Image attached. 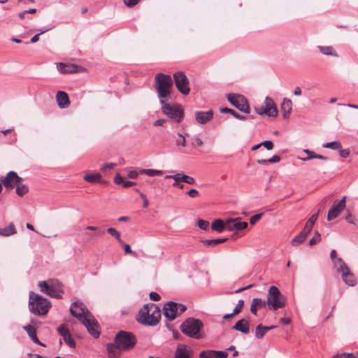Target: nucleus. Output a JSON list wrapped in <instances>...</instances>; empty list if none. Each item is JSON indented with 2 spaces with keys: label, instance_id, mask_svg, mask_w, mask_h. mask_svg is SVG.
Listing matches in <instances>:
<instances>
[{
  "label": "nucleus",
  "instance_id": "nucleus-1",
  "mask_svg": "<svg viewBox=\"0 0 358 358\" xmlns=\"http://www.w3.org/2000/svg\"><path fill=\"white\" fill-rule=\"evenodd\" d=\"M70 312L82 322L94 338L99 336V326L83 303L79 301L73 302L71 306Z\"/></svg>",
  "mask_w": 358,
  "mask_h": 358
},
{
  "label": "nucleus",
  "instance_id": "nucleus-2",
  "mask_svg": "<svg viewBox=\"0 0 358 358\" xmlns=\"http://www.w3.org/2000/svg\"><path fill=\"white\" fill-rule=\"evenodd\" d=\"M161 319V310L158 306L149 303L144 305L138 311L136 320L144 325L156 326Z\"/></svg>",
  "mask_w": 358,
  "mask_h": 358
},
{
  "label": "nucleus",
  "instance_id": "nucleus-3",
  "mask_svg": "<svg viewBox=\"0 0 358 358\" xmlns=\"http://www.w3.org/2000/svg\"><path fill=\"white\" fill-rule=\"evenodd\" d=\"M173 85V81L170 75L159 73L155 76L154 87L157 92L159 101L171 99Z\"/></svg>",
  "mask_w": 358,
  "mask_h": 358
},
{
  "label": "nucleus",
  "instance_id": "nucleus-4",
  "mask_svg": "<svg viewBox=\"0 0 358 358\" xmlns=\"http://www.w3.org/2000/svg\"><path fill=\"white\" fill-rule=\"evenodd\" d=\"M51 307V302L34 292H29V308L30 312L37 316H45Z\"/></svg>",
  "mask_w": 358,
  "mask_h": 358
},
{
  "label": "nucleus",
  "instance_id": "nucleus-5",
  "mask_svg": "<svg viewBox=\"0 0 358 358\" xmlns=\"http://www.w3.org/2000/svg\"><path fill=\"white\" fill-rule=\"evenodd\" d=\"M266 303L268 310L276 311L285 307L287 299L276 286L272 285L268 290Z\"/></svg>",
  "mask_w": 358,
  "mask_h": 358
},
{
  "label": "nucleus",
  "instance_id": "nucleus-6",
  "mask_svg": "<svg viewBox=\"0 0 358 358\" xmlns=\"http://www.w3.org/2000/svg\"><path fill=\"white\" fill-rule=\"evenodd\" d=\"M203 324L201 320L192 317L187 318L180 325L181 331L187 336L196 339L202 338L200 330Z\"/></svg>",
  "mask_w": 358,
  "mask_h": 358
},
{
  "label": "nucleus",
  "instance_id": "nucleus-7",
  "mask_svg": "<svg viewBox=\"0 0 358 358\" xmlns=\"http://www.w3.org/2000/svg\"><path fill=\"white\" fill-rule=\"evenodd\" d=\"M115 347L123 351L132 349L137 343L136 336L129 331H120L114 338Z\"/></svg>",
  "mask_w": 358,
  "mask_h": 358
},
{
  "label": "nucleus",
  "instance_id": "nucleus-8",
  "mask_svg": "<svg viewBox=\"0 0 358 358\" xmlns=\"http://www.w3.org/2000/svg\"><path fill=\"white\" fill-rule=\"evenodd\" d=\"M38 286L41 292L56 299H62L64 294V285L58 280H51L48 282L39 281Z\"/></svg>",
  "mask_w": 358,
  "mask_h": 358
},
{
  "label": "nucleus",
  "instance_id": "nucleus-9",
  "mask_svg": "<svg viewBox=\"0 0 358 358\" xmlns=\"http://www.w3.org/2000/svg\"><path fill=\"white\" fill-rule=\"evenodd\" d=\"M167 100H162V110L163 113L169 117L175 120L177 122H180L184 117L183 108L180 105H171L166 103Z\"/></svg>",
  "mask_w": 358,
  "mask_h": 358
},
{
  "label": "nucleus",
  "instance_id": "nucleus-10",
  "mask_svg": "<svg viewBox=\"0 0 358 358\" xmlns=\"http://www.w3.org/2000/svg\"><path fill=\"white\" fill-rule=\"evenodd\" d=\"M187 310V307L179 303L168 301L163 307L164 317L169 321L173 320L178 315H180Z\"/></svg>",
  "mask_w": 358,
  "mask_h": 358
},
{
  "label": "nucleus",
  "instance_id": "nucleus-11",
  "mask_svg": "<svg viewBox=\"0 0 358 358\" xmlns=\"http://www.w3.org/2000/svg\"><path fill=\"white\" fill-rule=\"evenodd\" d=\"M335 268L338 273H341L342 279L346 285L349 286L355 285L356 280L354 274L341 258L336 260Z\"/></svg>",
  "mask_w": 358,
  "mask_h": 358
},
{
  "label": "nucleus",
  "instance_id": "nucleus-12",
  "mask_svg": "<svg viewBox=\"0 0 358 358\" xmlns=\"http://www.w3.org/2000/svg\"><path fill=\"white\" fill-rule=\"evenodd\" d=\"M177 90L183 95L187 96L190 92L189 82L183 71H177L173 75Z\"/></svg>",
  "mask_w": 358,
  "mask_h": 358
},
{
  "label": "nucleus",
  "instance_id": "nucleus-13",
  "mask_svg": "<svg viewBox=\"0 0 358 358\" xmlns=\"http://www.w3.org/2000/svg\"><path fill=\"white\" fill-rule=\"evenodd\" d=\"M229 102L237 109L245 113H250V106L245 97L238 94H229L227 95Z\"/></svg>",
  "mask_w": 358,
  "mask_h": 358
},
{
  "label": "nucleus",
  "instance_id": "nucleus-14",
  "mask_svg": "<svg viewBox=\"0 0 358 358\" xmlns=\"http://www.w3.org/2000/svg\"><path fill=\"white\" fill-rule=\"evenodd\" d=\"M2 185L8 189H11L17 184L23 181V178L18 176L16 172L10 171L6 177L1 179Z\"/></svg>",
  "mask_w": 358,
  "mask_h": 358
},
{
  "label": "nucleus",
  "instance_id": "nucleus-15",
  "mask_svg": "<svg viewBox=\"0 0 358 358\" xmlns=\"http://www.w3.org/2000/svg\"><path fill=\"white\" fill-rule=\"evenodd\" d=\"M345 199L346 196H343L340 201H335L334 202V204L329 209L327 215V220L329 221L336 218L339 214L345 209Z\"/></svg>",
  "mask_w": 358,
  "mask_h": 358
},
{
  "label": "nucleus",
  "instance_id": "nucleus-16",
  "mask_svg": "<svg viewBox=\"0 0 358 358\" xmlns=\"http://www.w3.org/2000/svg\"><path fill=\"white\" fill-rule=\"evenodd\" d=\"M246 222H242L241 217L227 220V229L229 231H240L248 227Z\"/></svg>",
  "mask_w": 358,
  "mask_h": 358
},
{
  "label": "nucleus",
  "instance_id": "nucleus-17",
  "mask_svg": "<svg viewBox=\"0 0 358 358\" xmlns=\"http://www.w3.org/2000/svg\"><path fill=\"white\" fill-rule=\"evenodd\" d=\"M264 108L266 109V111H264L265 115L268 117H275L278 115V111L275 104L273 100L269 97L266 96L264 100Z\"/></svg>",
  "mask_w": 358,
  "mask_h": 358
},
{
  "label": "nucleus",
  "instance_id": "nucleus-18",
  "mask_svg": "<svg viewBox=\"0 0 358 358\" xmlns=\"http://www.w3.org/2000/svg\"><path fill=\"white\" fill-rule=\"evenodd\" d=\"M228 353L226 351L203 350L199 353V358H227Z\"/></svg>",
  "mask_w": 358,
  "mask_h": 358
},
{
  "label": "nucleus",
  "instance_id": "nucleus-19",
  "mask_svg": "<svg viewBox=\"0 0 358 358\" xmlns=\"http://www.w3.org/2000/svg\"><path fill=\"white\" fill-rule=\"evenodd\" d=\"M213 117V111L209 110L208 111H196L195 119L200 124H204L210 122Z\"/></svg>",
  "mask_w": 358,
  "mask_h": 358
},
{
  "label": "nucleus",
  "instance_id": "nucleus-20",
  "mask_svg": "<svg viewBox=\"0 0 358 358\" xmlns=\"http://www.w3.org/2000/svg\"><path fill=\"white\" fill-rule=\"evenodd\" d=\"M57 104L60 108H66L70 104V100L66 92L58 91L56 94Z\"/></svg>",
  "mask_w": 358,
  "mask_h": 358
},
{
  "label": "nucleus",
  "instance_id": "nucleus-21",
  "mask_svg": "<svg viewBox=\"0 0 358 358\" xmlns=\"http://www.w3.org/2000/svg\"><path fill=\"white\" fill-rule=\"evenodd\" d=\"M292 110V102L287 98H284L280 106V111L282 118L286 120L289 118Z\"/></svg>",
  "mask_w": 358,
  "mask_h": 358
},
{
  "label": "nucleus",
  "instance_id": "nucleus-22",
  "mask_svg": "<svg viewBox=\"0 0 358 358\" xmlns=\"http://www.w3.org/2000/svg\"><path fill=\"white\" fill-rule=\"evenodd\" d=\"M232 329L240 331L244 334L250 332V322L245 319L239 320L233 327Z\"/></svg>",
  "mask_w": 358,
  "mask_h": 358
},
{
  "label": "nucleus",
  "instance_id": "nucleus-23",
  "mask_svg": "<svg viewBox=\"0 0 358 358\" xmlns=\"http://www.w3.org/2000/svg\"><path fill=\"white\" fill-rule=\"evenodd\" d=\"M266 306V303L265 300H263L260 298H254L251 303L250 306V312L255 315H257V310L264 308Z\"/></svg>",
  "mask_w": 358,
  "mask_h": 358
},
{
  "label": "nucleus",
  "instance_id": "nucleus-24",
  "mask_svg": "<svg viewBox=\"0 0 358 358\" xmlns=\"http://www.w3.org/2000/svg\"><path fill=\"white\" fill-rule=\"evenodd\" d=\"M191 351L185 345H181L177 348L173 358H191Z\"/></svg>",
  "mask_w": 358,
  "mask_h": 358
},
{
  "label": "nucleus",
  "instance_id": "nucleus-25",
  "mask_svg": "<svg viewBox=\"0 0 358 358\" xmlns=\"http://www.w3.org/2000/svg\"><path fill=\"white\" fill-rule=\"evenodd\" d=\"M114 182L117 185H122V187H129L131 186L136 185V182L131 181V180H127L118 173L116 174V176H115Z\"/></svg>",
  "mask_w": 358,
  "mask_h": 358
},
{
  "label": "nucleus",
  "instance_id": "nucleus-26",
  "mask_svg": "<svg viewBox=\"0 0 358 358\" xmlns=\"http://www.w3.org/2000/svg\"><path fill=\"white\" fill-rule=\"evenodd\" d=\"M17 233L16 229L13 223H10L4 228H0V236H9Z\"/></svg>",
  "mask_w": 358,
  "mask_h": 358
},
{
  "label": "nucleus",
  "instance_id": "nucleus-27",
  "mask_svg": "<svg viewBox=\"0 0 358 358\" xmlns=\"http://www.w3.org/2000/svg\"><path fill=\"white\" fill-rule=\"evenodd\" d=\"M317 217L318 213H315L311 215L308 220L306 222L305 227H303L302 231L306 234H308L312 230V228L314 224L315 223L316 220H317Z\"/></svg>",
  "mask_w": 358,
  "mask_h": 358
},
{
  "label": "nucleus",
  "instance_id": "nucleus-28",
  "mask_svg": "<svg viewBox=\"0 0 358 358\" xmlns=\"http://www.w3.org/2000/svg\"><path fill=\"white\" fill-rule=\"evenodd\" d=\"M211 229L221 233L224 229H227V221L224 222L220 219L215 220L211 224Z\"/></svg>",
  "mask_w": 358,
  "mask_h": 358
},
{
  "label": "nucleus",
  "instance_id": "nucleus-29",
  "mask_svg": "<svg viewBox=\"0 0 358 358\" xmlns=\"http://www.w3.org/2000/svg\"><path fill=\"white\" fill-rule=\"evenodd\" d=\"M84 180L90 183L104 182V181L101 180V176L99 173L87 174L84 176Z\"/></svg>",
  "mask_w": 358,
  "mask_h": 358
},
{
  "label": "nucleus",
  "instance_id": "nucleus-30",
  "mask_svg": "<svg viewBox=\"0 0 358 358\" xmlns=\"http://www.w3.org/2000/svg\"><path fill=\"white\" fill-rule=\"evenodd\" d=\"M78 66L74 64H64L61 63L59 65V71L64 73H72L78 71Z\"/></svg>",
  "mask_w": 358,
  "mask_h": 358
},
{
  "label": "nucleus",
  "instance_id": "nucleus-31",
  "mask_svg": "<svg viewBox=\"0 0 358 358\" xmlns=\"http://www.w3.org/2000/svg\"><path fill=\"white\" fill-rule=\"evenodd\" d=\"M120 350L115 347V343L107 345V352L109 358H118L120 357Z\"/></svg>",
  "mask_w": 358,
  "mask_h": 358
},
{
  "label": "nucleus",
  "instance_id": "nucleus-32",
  "mask_svg": "<svg viewBox=\"0 0 358 358\" xmlns=\"http://www.w3.org/2000/svg\"><path fill=\"white\" fill-rule=\"evenodd\" d=\"M220 112L222 113H230L235 118L240 120H245L247 119L246 116L241 115L238 113H237L236 110L231 109V108H220Z\"/></svg>",
  "mask_w": 358,
  "mask_h": 358
},
{
  "label": "nucleus",
  "instance_id": "nucleus-33",
  "mask_svg": "<svg viewBox=\"0 0 358 358\" xmlns=\"http://www.w3.org/2000/svg\"><path fill=\"white\" fill-rule=\"evenodd\" d=\"M165 178H173L174 180V182L173 183V187H178L180 189L184 188V185L181 183L180 173L174 175H167L165 176Z\"/></svg>",
  "mask_w": 358,
  "mask_h": 358
},
{
  "label": "nucleus",
  "instance_id": "nucleus-34",
  "mask_svg": "<svg viewBox=\"0 0 358 358\" xmlns=\"http://www.w3.org/2000/svg\"><path fill=\"white\" fill-rule=\"evenodd\" d=\"M308 234L301 231L296 236H295L291 241L292 245L296 246L301 244L306 238Z\"/></svg>",
  "mask_w": 358,
  "mask_h": 358
},
{
  "label": "nucleus",
  "instance_id": "nucleus-35",
  "mask_svg": "<svg viewBox=\"0 0 358 358\" xmlns=\"http://www.w3.org/2000/svg\"><path fill=\"white\" fill-rule=\"evenodd\" d=\"M141 174H145L148 176H159L163 175V171L160 170L151 169H143L139 170Z\"/></svg>",
  "mask_w": 358,
  "mask_h": 358
},
{
  "label": "nucleus",
  "instance_id": "nucleus-36",
  "mask_svg": "<svg viewBox=\"0 0 358 358\" xmlns=\"http://www.w3.org/2000/svg\"><path fill=\"white\" fill-rule=\"evenodd\" d=\"M320 51L324 55H331L337 57V52L331 46H318Z\"/></svg>",
  "mask_w": 358,
  "mask_h": 358
},
{
  "label": "nucleus",
  "instance_id": "nucleus-37",
  "mask_svg": "<svg viewBox=\"0 0 358 358\" xmlns=\"http://www.w3.org/2000/svg\"><path fill=\"white\" fill-rule=\"evenodd\" d=\"M227 241V238H215V239H208V240H203L201 242L207 246H215L219 243H224Z\"/></svg>",
  "mask_w": 358,
  "mask_h": 358
},
{
  "label": "nucleus",
  "instance_id": "nucleus-38",
  "mask_svg": "<svg viewBox=\"0 0 358 358\" xmlns=\"http://www.w3.org/2000/svg\"><path fill=\"white\" fill-rule=\"evenodd\" d=\"M266 329L262 324H258L255 328V336L258 339H262L266 334Z\"/></svg>",
  "mask_w": 358,
  "mask_h": 358
},
{
  "label": "nucleus",
  "instance_id": "nucleus-39",
  "mask_svg": "<svg viewBox=\"0 0 358 358\" xmlns=\"http://www.w3.org/2000/svg\"><path fill=\"white\" fill-rule=\"evenodd\" d=\"M107 232L112 236L115 237L118 243H123V241L121 239L120 233L113 227H110L107 229Z\"/></svg>",
  "mask_w": 358,
  "mask_h": 358
},
{
  "label": "nucleus",
  "instance_id": "nucleus-40",
  "mask_svg": "<svg viewBox=\"0 0 358 358\" xmlns=\"http://www.w3.org/2000/svg\"><path fill=\"white\" fill-rule=\"evenodd\" d=\"M28 187L26 185H18L16 187V189H15V192H16V194L20 196H24L26 193L28 192Z\"/></svg>",
  "mask_w": 358,
  "mask_h": 358
},
{
  "label": "nucleus",
  "instance_id": "nucleus-41",
  "mask_svg": "<svg viewBox=\"0 0 358 358\" xmlns=\"http://www.w3.org/2000/svg\"><path fill=\"white\" fill-rule=\"evenodd\" d=\"M323 147L325 148H330L332 150H338L342 147V145L339 141H332L324 144Z\"/></svg>",
  "mask_w": 358,
  "mask_h": 358
},
{
  "label": "nucleus",
  "instance_id": "nucleus-42",
  "mask_svg": "<svg viewBox=\"0 0 358 358\" xmlns=\"http://www.w3.org/2000/svg\"><path fill=\"white\" fill-rule=\"evenodd\" d=\"M180 179L182 180V182H185L189 185H193L195 182V180L193 177L182 173H180Z\"/></svg>",
  "mask_w": 358,
  "mask_h": 358
},
{
  "label": "nucleus",
  "instance_id": "nucleus-43",
  "mask_svg": "<svg viewBox=\"0 0 358 358\" xmlns=\"http://www.w3.org/2000/svg\"><path fill=\"white\" fill-rule=\"evenodd\" d=\"M63 339L66 345H68L71 348H75L76 347V342L72 338L71 334L69 333L67 335H66L64 337H63Z\"/></svg>",
  "mask_w": 358,
  "mask_h": 358
},
{
  "label": "nucleus",
  "instance_id": "nucleus-44",
  "mask_svg": "<svg viewBox=\"0 0 358 358\" xmlns=\"http://www.w3.org/2000/svg\"><path fill=\"white\" fill-rule=\"evenodd\" d=\"M58 333L62 336L64 337L69 332V329L66 327L65 324H61L57 328Z\"/></svg>",
  "mask_w": 358,
  "mask_h": 358
},
{
  "label": "nucleus",
  "instance_id": "nucleus-45",
  "mask_svg": "<svg viewBox=\"0 0 358 358\" xmlns=\"http://www.w3.org/2000/svg\"><path fill=\"white\" fill-rule=\"evenodd\" d=\"M23 329L27 331L29 336L31 338L34 334H36V329L34 327L29 324L24 326Z\"/></svg>",
  "mask_w": 358,
  "mask_h": 358
},
{
  "label": "nucleus",
  "instance_id": "nucleus-46",
  "mask_svg": "<svg viewBox=\"0 0 358 358\" xmlns=\"http://www.w3.org/2000/svg\"><path fill=\"white\" fill-rule=\"evenodd\" d=\"M321 241V236L318 231H315L314 236L309 241V245H313Z\"/></svg>",
  "mask_w": 358,
  "mask_h": 358
},
{
  "label": "nucleus",
  "instance_id": "nucleus-47",
  "mask_svg": "<svg viewBox=\"0 0 358 358\" xmlns=\"http://www.w3.org/2000/svg\"><path fill=\"white\" fill-rule=\"evenodd\" d=\"M121 244L123 245V247L124 248V252L126 254H130L135 257H138L137 253L135 251L131 250V247L129 244L124 243V242H123V243H121Z\"/></svg>",
  "mask_w": 358,
  "mask_h": 358
},
{
  "label": "nucleus",
  "instance_id": "nucleus-48",
  "mask_svg": "<svg viewBox=\"0 0 358 358\" xmlns=\"http://www.w3.org/2000/svg\"><path fill=\"white\" fill-rule=\"evenodd\" d=\"M243 306L244 301L243 299L238 300V303L236 304V307L234 309V314L238 315V313H240Z\"/></svg>",
  "mask_w": 358,
  "mask_h": 358
},
{
  "label": "nucleus",
  "instance_id": "nucleus-49",
  "mask_svg": "<svg viewBox=\"0 0 358 358\" xmlns=\"http://www.w3.org/2000/svg\"><path fill=\"white\" fill-rule=\"evenodd\" d=\"M304 152L307 154V157L305 158H303L302 160L306 161L312 159H315L316 153L313 151H311L310 150L306 149L304 150Z\"/></svg>",
  "mask_w": 358,
  "mask_h": 358
},
{
  "label": "nucleus",
  "instance_id": "nucleus-50",
  "mask_svg": "<svg viewBox=\"0 0 358 358\" xmlns=\"http://www.w3.org/2000/svg\"><path fill=\"white\" fill-rule=\"evenodd\" d=\"M198 226L201 229L207 230L209 227V222L204 220H199Z\"/></svg>",
  "mask_w": 358,
  "mask_h": 358
},
{
  "label": "nucleus",
  "instance_id": "nucleus-51",
  "mask_svg": "<svg viewBox=\"0 0 358 358\" xmlns=\"http://www.w3.org/2000/svg\"><path fill=\"white\" fill-rule=\"evenodd\" d=\"M141 0H123L124 4L129 7L132 8L137 5Z\"/></svg>",
  "mask_w": 358,
  "mask_h": 358
},
{
  "label": "nucleus",
  "instance_id": "nucleus-52",
  "mask_svg": "<svg viewBox=\"0 0 358 358\" xmlns=\"http://www.w3.org/2000/svg\"><path fill=\"white\" fill-rule=\"evenodd\" d=\"M262 215H263V213H259V214L252 215L250 219V223L251 224H256L262 218Z\"/></svg>",
  "mask_w": 358,
  "mask_h": 358
},
{
  "label": "nucleus",
  "instance_id": "nucleus-53",
  "mask_svg": "<svg viewBox=\"0 0 358 358\" xmlns=\"http://www.w3.org/2000/svg\"><path fill=\"white\" fill-rule=\"evenodd\" d=\"M115 166H116V164H115V163L106 164L103 165L101 167V171H103V172H106L108 170L113 169Z\"/></svg>",
  "mask_w": 358,
  "mask_h": 358
},
{
  "label": "nucleus",
  "instance_id": "nucleus-54",
  "mask_svg": "<svg viewBox=\"0 0 358 358\" xmlns=\"http://www.w3.org/2000/svg\"><path fill=\"white\" fill-rule=\"evenodd\" d=\"M178 138L176 140V145H182L185 146V138L180 134H178Z\"/></svg>",
  "mask_w": 358,
  "mask_h": 358
},
{
  "label": "nucleus",
  "instance_id": "nucleus-55",
  "mask_svg": "<svg viewBox=\"0 0 358 358\" xmlns=\"http://www.w3.org/2000/svg\"><path fill=\"white\" fill-rule=\"evenodd\" d=\"M262 145H263L266 150H271L273 148V143L271 141H264L262 142Z\"/></svg>",
  "mask_w": 358,
  "mask_h": 358
},
{
  "label": "nucleus",
  "instance_id": "nucleus-56",
  "mask_svg": "<svg viewBox=\"0 0 358 358\" xmlns=\"http://www.w3.org/2000/svg\"><path fill=\"white\" fill-rule=\"evenodd\" d=\"M47 31H48V29H46V30H43V31H41L40 33H38L36 34V35H34L30 40V43H36L39 40V36L41 34H44L45 32H46Z\"/></svg>",
  "mask_w": 358,
  "mask_h": 358
},
{
  "label": "nucleus",
  "instance_id": "nucleus-57",
  "mask_svg": "<svg viewBox=\"0 0 358 358\" xmlns=\"http://www.w3.org/2000/svg\"><path fill=\"white\" fill-rule=\"evenodd\" d=\"M149 296H150V299L154 301H159L161 299L160 295L158 293L155 292H151L150 293Z\"/></svg>",
  "mask_w": 358,
  "mask_h": 358
},
{
  "label": "nucleus",
  "instance_id": "nucleus-58",
  "mask_svg": "<svg viewBox=\"0 0 358 358\" xmlns=\"http://www.w3.org/2000/svg\"><path fill=\"white\" fill-rule=\"evenodd\" d=\"M339 155L341 157L346 158L350 155V150L349 149H340Z\"/></svg>",
  "mask_w": 358,
  "mask_h": 358
},
{
  "label": "nucleus",
  "instance_id": "nucleus-59",
  "mask_svg": "<svg viewBox=\"0 0 358 358\" xmlns=\"http://www.w3.org/2000/svg\"><path fill=\"white\" fill-rule=\"evenodd\" d=\"M187 194L190 196L191 198H195L199 195V192L196 189H189Z\"/></svg>",
  "mask_w": 358,
  "mask_h": 358
},
{
  "label": "nucleus",
  "instance_id": "nucleus-60",
  "mask_svg": "<svg viewBox=\"0 0 358 358\" xmlns=\"http://www.w3.org/2000/svg\"><path fill=\"white\" fill-rule=\"evenodd\" d=\"M280 161V157L278 155H273L272 157L267 159L268 163H277Z\"/></svg>",
  "mask_w": 358,
  "mask_h": 358
},
{
  "label": "nucleus",
  "instance_id": "nucleus-61",
  "mask_svg": "<svg viewBox=\"0 0 358 358\" xmlns=\"http://www.w3.org/2000/svg\"><path fill=\"white\" fill-rule=\"evenodd\" d=\"M31 341L34 343H36L38 345H42V346H45L44 344H43L40 341L39 339L37 337V335L36 334H34L31 337Z\"/></svg>",
  "mask_w": 358,
  "mask_h": 358
},
{
  "label": "nucleus",
  "instance_id": "nucleus-62",
  "mask_svg": "<svg viewBox=\"0 0 358 358\" xmlns=\"http://www.w3.org/2000/svg\"><path fill=\"white\" fill-rule=\"evenodd\" d=\"M330 257H331V260L333 261L334 264L335 265L336 260L338 259L336 257V252L335 250H332L331 251Z\"/></svg>",
  "mask_w": 358,
  "mask_h": 358
},
{
  "label": "nucleus",
  "instance_id": "nucleus-63",
  "mask_svg": "<svg viewBox=\"0 0 358 358\" xmlns=\"http://www.w3.org/2000/svg\"><path fill=\"white\" fill-rule=\"evenodd\" d=\"M139 173H140L139 171L138 172L136 171H131L128 173V177L130 178H136Z\"/></svg>",
  "mask_w": 358,
  "mask_h": 358
},
{
  "label": "nucleus",
  "instance_id": "nucleus-64",
  "mask_svg": "<svg viewBox=\"0 0 358 358\" xmlns=\"http://www.w3.org/2000/svg\"><path fill=\"white\" fill-rule=\"evenodd\" d=\"M341 358H357L353 354L348 353V354H343L341 355Z\"/></svg>",
  "mask_w": 358,
  "mask_h": 358
}]
</instances>
